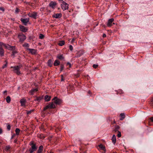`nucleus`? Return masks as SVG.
<instances>
[{
	"label": "nucleus",
	"mask_w": 153,
	"mask_h": 153,
	"mask_svg": "<svg viewBox=\"0 0 153 153\" xmlns=\"http://www.w3.org/2000/svg\"><path fill=\"white\" fill-rule=\"evenodd\" d=\"M114 19L111 18L108 20V22L107 24V26L108 27H110L112 25V23L114 21Z\"/></svg>",
	"instance_id": "ddd939ff"
},
{
	"label": "nucleus",
	"mask_w": 153,
	"mask_h": 153,
	"mask_svg": "<svg viewBox=\"0 0 153 153\" xmlns=\"http://www.w3.org/2000/svg\"><path fill=\"white\" fill-rule=\"evenodd\" d=\"M61 81H64V79H63V75H61Z\"/></svg>",
	"instance_id": "79ce46f5"
},
{
	"label": "nucleus",
	"mask_w": 153,
	"mask_h": 153,
	"mask_svg": "<svg viewBox=\"0 0 153 153\" xmlns=\"http://www.w3.org/2000/svg\"><path fill=\"white\" fill-rule=\"evenodd\" d=\"M74 40H75L74 38L73 39H72L71 41V43L72 42H74Z\"/></svg>",
	"instance_id": "a18cd8bd"
},
{
	"label": "nucleus",
	"mask_w": 153,
	"mask_h": 153,
	"mask_svg": "<svg viewBox=\"0 0 153 153\" xmlns=\"http://www.w3.org/2000/svg\"><path fill=\"white\" fill-rule=\"evenodd\" d=\"M55 107V105L54 104H53V102H52L48 105L46 106L44 108V110H46L48 108H54Z\"/></svg>",
	"instance_id": "423d86ee"
},
{
	"label": "nucleus",
	"mask_w": 153,
	"mask_h": 153,
	"mask_svg": "<svg viewBox=\"0 0 153 153\" xmlns=\"http://www.w3.org/2000/svg\"><path fill=\"white\" fill-rule=\"evenodd\" d=\"M48 65L50 67L52 65V62L51 59L49 60L48 62Z\"/></svg>",
	"instance_id": "bb28decb"
},
{
	"label": "nucleus",
	"mask_w": 153,
	"mask_h": 153,
	"mask_svg": "<svg viewBox=\"0 0 153 153\" xmlns=\"http://www.w3.org/2000/svg\"><path fill=\"white\" fill-rule=\"evenodd\" d=\"M65 42L64 41H62L59 42V45L60 46H62L65 44Z\"/></svg>",
	"instance_id": "a878e982"
},
{
	"label": "nucleus",
	"mask_w": 153,
	"mask_h": 153,
	"mask_svg": "<svg viewBox=\"0 0 153 153\" xmlns=\"http://www.w3.org/2000/svg\"><path fill=\"white\" fill-rule=\"evenodd\" d=\"M2 47H4L5 48L9 50H13L15 49L14 46H11L8 44H4L2 42H0V55L3 56L4 55V51Z\"/></svg>",
	"instance_id": "f257e3e1"
},
{
	"label": "nucleus",
	"mask_w": 153,
	"mask_h": 153,
	"mask_svg": "<svg viewBox=\"0 0 153 153\" xmlns=\"http://www.w3.org/2000/svg\"><path fill=\"white\" fill-rule=\"evenodd\" d=\"M22 65H20L16 66H11V68H13V71L15 73H16L17 75H19L21 74V73L20 71H19V70L20 68H22Z\"/></svg>",
	"instance_id": "7ed1b4c3"
},
{
	"label": "nucleus",
	"mask_w": 153,
	"mask_h": 153,
	"mask_svg": "<svg viewBox=\"0 0 153 153\" xmlns=\"http://www.w3.org/2000/svg\"><path fill=\"white\" fill-rule=\"evenodd\" d=\"M44 37V36L41 34H40L39 38L40 39H42Z\"/></svg>",
	"instance_id": "473e14b6"
},
{
	"label": "nucleus",
	"mask_w": 153,
	"mask_h": 153,
	"mask_svg": "<svg viewBox=\"0 0 153 153\" xmlns=\"http://www.w3.org/2000/svg\"><path fill=\"white\" fill-rule=\"evenodd\" d=\"M52 100L54 101V102L56 104L59 105L62 102L61 100L57 98V97H54Z\"/></svg>",
	"instance_id": "0eeeda50"
},
{
	"label": "nucleus",
	"mask_w": 153,
	"mask_h": 153,
	"mask_svg": "<svg viewBox=\"0 0 153 153\" xmlns=\"http://www.w3.org/2000/svg\"><path fill=\"white\" fill-rule=\"evenodd\" d=\"M63 68H64V66L62 65L61 66L60 71H62V70L63 69Z\"/></svg>",
	"instance_id": "4c0bfd02"
},
{
	"label": "nucleus",
	"mask_w": 153,
	"mask_h": 153,
	"mask_svg": "<svg viewBox=\"0 0 153 153\" xmlns=\"http://www.w3.org/2000/svg\"><path fill=\"white\" fill-rule=\"evenodd\" d=\"M114 153H115V152H114Z\"/></svg>",
	"instance_id": "864d4df0"
},
{
	"label": "nucleus",
	"mask_w": 153,
	"mask_h": 153,
	"mask_svg": "<svg viewBox=\"0 0 153 153\" xmlns=\"http://www.w3.org/2000/svg\"><path fill=\"white\" fill-rule=\"evenodd\" d=\"M0 10L2 11L3 12H4V9L3 7H0Z\"/></svg>",
	"instance_id": "e433bc0d"
},
{
	"label": "nucleus",
	"mask_w": 153,
	"mask_h": 153,
	"mask_svg": "<svg viewBox=\"0 0 153 153\" xmlns=\"http://www.w3.org/2000/svg\"><path fill=\"white\" fill-rule=\"evenodd\" d=\"M150 120L151 122H153V117H152L150 118Z\"/></svg>",
	"instance_id": "37998d69"
},
{
	"label": "nucleus",
	"mask_w": 153,
	"mask_h": 153,
	"mask_svg": "<svg viewBox=\"0 0 153 153\" xmlns=\"http://www.w3.org/2000/svg\"><path fill=\"white\" fill-rule=\"evenodd\" d=\"M57 57L58 59H61V60H62L64 59V57L63 56V55L62 54H58L57 56Z\"/></svg>",
	"instance_id": "412c9836"
},
{
	"label": "nucleus",
	"mask_w": 153,
	"mask_h": 153,
	"mask_svg": "<svg viewBox=\"0 0 153 153\" xmlns=\"http://www.w3.org/2000/svg\"><path fill=\"white\" fill-rule=\"evenodd\" d=\"M83 54V52L82 51H80L78 53V56H80L81 55H82Z\"/></svg>",
	"instance_id": "c756f323"
},
{
	"label": "nucleus",
	"mask_w": 153,
	"mask_h": 153,
	"mask_svg": "<svg viewBox=\"0 0 153 153\" xmlns=\"http://www.w3.org/2000/svg\"><path fill=\"white\" fill-rule=\"evenodd\" d=\"M5 62H6V64L4 65L3 66H2V68L3 69H4V68H6L7 66V60H5Z\"/></svg>",
	"instance_id": "7c9ffc66"
},
{
	"label": "nucleus",
	"mask_w": 153,
	"mask_h": 153,
	"mask_svg": "<svg viewBox=\"0 0 153 153\" xmlns=\"http://www.w3.org/2000/svg\"><path fill=\"white\" fill-rule=\"evenodd\" d=\"M88 93L89 94H90L91 93V92L90 91H88Z\"/></svg>",
	"instance_id": "3c124183"
},
{
	"label": "nucleus",
	"mask_w": 153,
	"mask_h": 153,
	"mask_svg": "<svg viewBox=\"0 0 153 153\" xmlns=\"http://www.w3.org/2000/svg\"><path fill=\"white\" fill-rule=\"evenodd\" d=\"M69 49L71 51H72L73 50V46L72 45H70L69 46Z\"/></svg>",
	"instance_id": "f704fd0d"
},
{
	"label": "nucleus",
	"mask_w": 153,
	"mask_h": 153,
	"mask_svg": "<svg viewBox=\"0 0 153 153\" xmlns=\"http://www.w3.org/2000/svg\"><path fill=\"white\" fill-rule=\"evenodd\" d=\"M21 21L25 25H27V23L29 22V19L22 18L21 19Z\"/></svg>",
	"instance_id": "9d476101"
},
{
	"label": "nucleus",
	"mask_w": 153,
	"mask_h": 153,
	"mask_svg": "<svg viewBox=\"0 0 153 153\" xmlns=\"http://www.w3.org/2000/svg\"><path fill=\"white\" fill-rule=\"evenodd\" d=\"M62 14L60 13H57L56 14H54L53 16V18H59L61 17L62 16Z\"/></svg>",
	"instance_id": "dca6fc26"
},
{
	"label": "nucleus",
	"mask_w": 153,
	"mask_h": 153,
	"mask_svg": "<svg viewBox=\"0 0 153 153\" xmlns=\"http://www.w3.org/2000/svg\"><path fill=\"white\" fill-rule=\"evenodd\" d=\"M18 37L19 39V42H22L26 39V36L22 33H20L18 35Z\"/></svg>",
	"instance_id": "39448f33"
},
{
	"label": "nucleus",
	"mask_w": 153,
	"mask_h": 153,
	"mask_svg": "<svg viewBox=\"0 0 153 153\" xmlns=\"http://www.w3.org/2000/svg\"><path fill=\"white\" fill-rule=\"evenodd\" d=\"M28 15L30 17L36 19L37 16V13L35 12L29 13H28Z\"/></svg>",
	"instance_id": "6e6552de"
},
{
	"label": "nucleus",
	"mask_w": 153,
	"mask_h": 153,
	"mask_svg": "<svg viewBox=\"0 0 153 153\" xmlns=\"http://www.w3.org/2000/svg\"><path fill=\"white\" fill-rule=\"evenodd\" d=\"M7 92V91L5 90V91H4L3 92V94H5V93H6Z\"/></svg>",
	"instance_id": "8fccbe9b"
},
{
	"label": "nucleus",
	"mask_w": 153,
	"mask_h": 153,
	"mask_svg": "<svg viewBox=\"0 0 153 153\" xmlns=\"http://www.w3.org/2000/svg\"><path fill=\"white\" fill-rule=\"evenodd\" d=\"M113 24H114H114H115V23H113Z\"/></svg>",
	"instance_id": "603ef678"
},
{
	"label": "nucleus",
	"mask_w": 153,
	"mask_h": 153,
	"mask_svg": "<svg viewBox=\"0 0 153 153\" xmlns=\"http://www.w3.org/2000/svg\"><path fill=\"white\" fill-rule=\"evenodd\" d=\"M7 128L8 130H10V125H8L7 126Z\"/></svg>",
	"instance_id": "c9c22d12"
},
{
	"label": "nucleus",
	"mask_w": 153,
	"mask_h": 153,
	"mask_svg": "<svg viewBox=\"0 0 153 153\" xmlns=\"http://www.w3.org/2000/svg\"><path fill=\"white\" fill-rule=\"evenodd\" d=\"M15 135V134H13L12 136L11 137V139H12V138H13L14 137V136Z\"/></svg>",
	"instance_id": "de8ad7c7"
},
{
	"label": "nucleus",
	"mask_w": 153,
	"mask_h": 153,
	"mask_svg": "<svg viewBox=\"0 0 153 153\" xmlns=\"http://www.w3.org/2000/svg\"><path fill=\"white\" fill-rule=\"evenodd\" d=\"M99 147L100 149H99V150H103L104 151V152H105L106 151V150L105 149V146H104L102 144H101L99 145Z\"/></svg>",
	"instance_id": "4468645a"
},
{
	"label": "nucleus",
	"mask_w": 153,
	"mask_h": 153,
	"mask_svg": "<svg viewBox=\"0 0 153 153\" xmlns=\"http://www.w3.org/2000/svg\"><path fill=\"white\" fill-rule=\"evenodd\" d=\"M20 11L19 9L17 8H16V10L15 11V13H18Z\"/></svg>",
	"instance_id": "72a5a7b5"
},
{
	"label": "nucleus",
	"mask_w": 153,
	"mask_h": 153,
	"mask_svg": "<svg viewBox=\"0 0 153 153\" xmlns=\"http://www.w3.org/2000/svg\"><path fill=\"white\" fill-rule=\"evenodd\" d=\"M19 28L20 30L24 32H26L28 30L27 28L22 25H20Z\"/></svg>",
	"instance_id": "9b49d317"
},
{
	"label": "nucleus",
	"mask_w": 153,
	"mask_h": 153,
	"mask_svg": "<svg viewBox=\"0 0 153 153\" xmlns=\"http://www.w3.org/2000/svg\"><path fill=\"white\" fill-rule=\"evenodd\" d=\"M67 65H69V67H71V64L69 62L67 63Z\"/></svg>",
	"instance_id": "c03bdc74"
},
{
	"label": "nucleus",
	"mask_w": 153,
	"mask_h": 153,
	"mask_svg": "<svg viewBox=\"0 0 153 153\" xmlns=\"http://www.w3.org/2000/svg\"><path fill=\"white\" fill-rule=\"evenodd\" d=\"M60 62L59 60H55L54 63V66L59 65L60 64Z\"/></svg>",
	"instance_id": "5701e85b"
},
{
	"label": "nucleus",
	"mask_w": 153,
	"mask_h": 153,
	"mask_svg": "<svg viewBox=\"0 0 153 153\" xmlns=\"http://www.w3.org/2000/svg\"><path fill=\"white\" fill-rule=\"evenodd\" d=\"M10 146L8 145L6 146L5 149L4 150L6 151H9V149H10Z\"/></svg>",
	"instance_id": "cd10ccee"
},
{
	"label": "nucleus",
	"mask_w": 153,
	"mask_h": 153,
	"mask_svg": "<svg viewBox=\"0 0 153 153\" xmlns=\"http://www.w3.org/2000/svg\"><path fill=\"white\" fill-rule=\"evenodd\" d=\"M51 97L48 95H46L45 97V99L46 101H49L50 100Z\"/></svg>",
	"instance_id": "6ab92c4d"
},
{
	"label": "nucleus",
	"mask_w": 153,
	"mask_h": 153,
	"mask_svg": "<svg viewBox=\"0 0 153 153\" xmlns=\"http://www.w3.org/2000/svg\"><path fill=\"white\" fill-rule=\"evenodd\" d=\"M26 102V100L24 98L22 99L20 101V102L22 106H25Z\"/></svg>",
	"instance_id": "2eb2a0df"
},
{
	"label": "nucleus",
	"mask_w": 153,
	"mask_h": 153,
	"mask_svg": "<svg viewBox=\"0 0 153 153\" xmlns=\"http://www.w3.org/2000/svg\"><path fill=\"white\" fill-rule=\"evenodd\" d=\"M59 2L61 3V8L63 10L68 9V4L64 2L62 0H59Z\"/></svg>",
	"instance_id": "f03ea898"
},
{
	"label": "nucleus",
	"mask_w": 153,
	"mask_h": 153,
	"mask_svg": "<svg viewBox=\"0 0 153 153\" xmlns=\"http://www.w3.org/2000/svg\"><path fill=\"white\" fill-rule=\"evenodd\" d=\"M18 52L16 50L13 51L12 52V54L11 55L14 56Z\"/></svg>",
	"instance_id": "2f4dec72"
},
{
	"label": "nucleus",
	"mask_w": 153,
	"mask_h": 153,
	"mask_svg": "<svg viewBox=\"0 0 153 153\" xmlns=\"http://www.w3.org/2000/svg\"><path fill=\"white\" fill-rule=\"evenodd\" d=\"M120 116H121V118H120V120H122L125 117V114L124 113H121L120 114Z\"/></svg>",
	"instance_id": "4be33fe9"
},
{
	"label": "nucleus",
	"mask_w": 153,
	"mask_h": 153,
	"mask_svg": "<svg viewBox=\"0 0 153 153\" xmlns=\"http://www.w3.org/2000/svg\"><path fill=\"white\" fill-rule=\"evenodd\" d=\"M118 137H120L121 136V134L120 132H119L117 134Z\"/></svg>",
	"instance_id": "ea45409f"
},
{
	"label": "nucleus",
	"mask_w": 153,
	"mask_h": 153,
	"mask_svg": "<svg viewBox=\"0 0 153 153\" xmlns=\"http://www.w3.org/2000/svg\"><path fill=\"white\" fill-rule=\"evenodd\" d=\"M27 50L30 53L32 54H35L36 53V51L35 49H30L28 48H27Z\"/></svg>",
	"instance_id": "f8f14e48"
},
{
	"label": "nucleus",
	"mask_w": 153,
	"mask_h": 153,
	"mask_svg": "<svg viewBox=\"0 0 153 153\" xmlns=\"http://www.w3.org/2000/svg\"><path fill=\"white\" fill-rule=\"evenodd\" d=\"M23 46L24 47L26 48L27 49V48H28L29 45L28 44L26 43L23 45Z\"/></svg>",
	"instance_id": "c85d7f7f"
},
{
	"label": "nucleus",
	"mask_w": 153,
	"mask_h": 153,
	"mask_svg": "<svg viewBox=\"0 0 153 153\" xmlns=\"http://www.w3.org/2000/svg\"><path fill=\"white\" fill-rule=\"evenodd\" d=\"M30 144L31 146V148L29 149V151L30 153H32L36 150L37 147L36 146V145L34 143L33 141H31Z\"/></svg>",
	"instance_id": "20e7f679"
},
{
	"label": "nucleus",
	"mask_w": 153,
	"mask_h": 153,
	"mask_svg": "<svg viewBox=\"0 0 153 153\" xmlns=\"http://www.w3.org/2000/svg\"><path fill=\"white\" fill-rule=\"evenodd\" d=\"M16 134L15 135H18L19 134L20 132V130L18 128H16L15 130Z\"/></svg>",
	"instance_id": "b1692460"
},
{
	"label": "nucleus",
	"mask_w": 153,
	"mask_h": 153,
	"mask_svg": "<svg viewBox=\"0 0 153 153\" xmlns=\"http://www.w3.org/2000/svg\"><path fill=\"white\" fill-rule=\"evenodd\" d=\"M102 36H103V37H105L106 36V34H103Z\"/></svg>",
	"instance_id": "09e8293b"
},
{
	"label": "nucleus",
	"mask_w": 153,
	"mask_h": 153,
	"mask_svg": "<svg viewBox=\"0 0 153 153\" xmlns=\"http://www.w3.org/2000/svg\"><path fill=\"white\" fill-rule=\"evenodd\" d=\"M43 146H40L37 151V153H42L43 151Z\"/></svg>",
	"instance_id": "a211bd4d"
},
{
	"label": "nucleus",
	"mask_w": 153,
	"mask_h": 153,
	"mask_svg": "<svg viewBox=\"0 0 153 153\" xmlns=\"http://www.w3.org/2000/svg\"><path fill=\"white\" fill-rule=\"evenodd\" d=\"M2 129L0 128V134H2Z\"/></svg>",
	"instance_id": "49530a36"
},
{
	"label": "nucleus",
	"mask_w": 153,
	"mask_h": 153,
	"mask_svg": "<svg viewBox=\"0 0 153 153\" xmlns=\"http://www.w3.org/2000/svg\"><path fill=\"white\" fill-rule=\"evenodd\" d=\"M11 101L10 97L9 96H8L6 98V101L8 103H9Z\"/></svg>",
	"instance_id": "393cba45"
},
{
	"label": "nucleus",
	"mask_w": 153,
	"mask_h": 153,
	"mask_svg": "<svg viewBox=\"0 0 153 153\" xmlns=\"http://www.w3.org/2000/svg\"><path fill=\"white\" fill-rule=\"evenodd\" d=\"M56 5V3L55 1H51L49 4V6L52 8L54 9Z\"/></svg>",
	"instance_id": "1a4fd4ad"
},
{
	"label": "nucleus",
	"mask_w": 153,
	"mask_h": 153,
	"mask_svg": "<svg viewBox=\"0 0 153 153\" xmlns=\"http://www.w3.org/2000/svg\"><path fill=\"white\" fill-rule=\"evenodd\" d=\"M111 140L112 141V142L114 144L116 142V136L115 135H113L112 136V137L111 139Z\"/></svg>",
	"instance_id": "aec40b11"
},
{
	"label": "nucleus",
	"mask_w": 153,
	"mask_h": 153,
	"mask_svg": "<svg viewBox=\"0 0 153 153\" xmlns=\"http://www.w3.org/2000/svg\"><path fill=\"white\" fill-rule=\"evenodd\" d=\"M38 91V89L37 88H36L34 89H33L30 90V95H33V94L34 93L37 91Z\"/></svg>",
	"instance_id": "f3484780"
},
{
	"label": "nucleus",
	"mask_w": 153,
	"mask_h": 153,
	"mask_svg": "<svg viewBox=\"0 0 153 153\" xmlns=\"http://www.w3.org/2000/svg\"><path fill=\"white\" fill-rule=\"evenodd\" d=\"M33 111V110H30V111H28L27 112V114H29L31 113L32 111Z\"/></svg>",
	"instance_id": "a19ab883"
},
{
	"label": "nucleus",
	"mask_w": 153,
	"mask_h": 153,
	"mask_svg": "<svg viewBox=\"0 0 153 153\" xmlns=\"http://www.w3.org/2000/svg\"><path fill=\"white\" fill-rule=\"evenodd\" d=\"M98 66V65H95V64H94L93 66V67L94 68H97V66Z\"/></svg>",
	"instance_id": "58836bf2"
}]
</instances>
